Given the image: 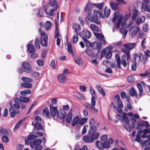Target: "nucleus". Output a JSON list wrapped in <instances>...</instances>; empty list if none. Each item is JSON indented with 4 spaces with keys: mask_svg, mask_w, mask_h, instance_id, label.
Here are the masks:
<instances>
[{
    "mask_svg": "<svg viewBox=\"0 0 150 150\" xmlns=\"http://www.w3.org/2000/svg\"><path fill=\"white\" fill-rule=\"evenodd\" d=\"M94 120L91 119L90 121V129L88 132V135H85L83 137V141L87 143H90L93 142L96 139L99 135V133L96 132L97 128L94 125Z\"/></svg>",
    "mask_w": 150,
    "mask_h": 150,
    "instance_id": "1",
    "label": "nucleus"
},
{
    "mask_svg": "<svg viewBox=\"0 0 150 150\" xmlns=\"http://www.w3.org/2000/svg\"><path fill=\"white\" fill-rule=\"evenodd\" d=\"M57 5L56 0H51L48 6L45 8V11L46 14L48 16L53 15L54 11H56L57 8Z\"/></svg>",
    "mask_w": 150,
    "mask_h": 150,
    "instance_id": "2",
    "label": "nucleus"
},
{
    "mask_svg": "<svg viewBox=\"0 0 150 150\" xmlns=\"http://www.w3.org/2000/svg\"><path fill=\"white\" fill-rule=\"evenodd\" d=\"M87 118H81L79 116H76L74 117L71 122V125L73 126H76V128L77 129H80L81 127L87 121Z\"/></svg>",
    "mask_w": 150,
    "mask_h": 150,
    "instance_id": "3",
    "label": "nucleus"
},
{
    "mask_svg": "<svg viewBox=\"0 0 150 150\" xmlns=\"http://www.w3.org/2000/svg\"><path fill=\"white\" fill-rule=\"evenodd\" d=\"M113 48V46L110 45L103 50L100 53L101 58H103L106 54L105 56V58L107 59H110L112 55V51Z\"/></svg>",
    "mask_w": 150,
    "mask_h": 150,
    "instance_id": "4",
    "label": "nucleus"
},
{
    "mask_svg": "<svg viewBox=\"0 0 150 150\" xmlns=\"http://www.w3.org/2000/svg\"><path fill=\"white\" fill-rule=\"evenodd\" d=\"M39 31L41 35V38L40 39V44L43 46L47 47L48 45L47 35L44 31H42L41 28L39 29Z\"/></svg>",
    "mask_w": 150,
    "mask_h": 150,
    "instance_id": "5",
    "label": "nucleus"
},
{
    "mask_svg": "<svg viewBox=\"0 0 150 150\" xmlns=\"http://www.w3.org/2000/svg\"><path fill=\"white\" fill-rule=\"evenodd\" d=\"M123 116L122 120L123 125L127 131L130 132L131 131L132 128L129 124V119L126 117L127 115L126 113H123Z\"/></svg>",
    "mask_w": 150,
    "mask_h": 150,
    "instance_id": "6",
    "label": "nucleus"
},
{
    "mask_svg": "<svg viewBox=\"0 0 150 150\" xmlns=\"http://www.w3.org/2000/svg\"><path fill=\"white\" fill-rule=\"evenodd\" d=\"M123 116L122 120L123 125L127 131L130 132L131 131L132 128L129 124V119L126 117L127 115L126 113H123Z\"/></svg>",
    "mask_w": 150,
    "mask_h": 150,
    "instance_id": "7",
    "label": "nucleus"
},
{
    "mask_svg": "<svg viewBox=\"0 0 150 150\" xmlns=\"http://www.w3.org/2000/svg\"><path fill=\"white\" fill-rule=\"evenodd\" d=\"M122 18V15L121 14H120L118 12H115V13L114 16L112 18V21L113 22H115L117 19L116 27L117 28H120V21Z\"/></svg>",
    "mask_w": 150,
    "mask_h": 150,
    "instance_id": "8",
    "label": "nucleus"
},
{
    "mask_svg": "<svg viewBox=\"0 0 150 150\" xmlns=\"http://www.w3.org/2000/svg\"><path fill=\"white\" fill-rule=\"evenodd\" d=\"M82 38L84 42L86 44L90 43L89 41L86 40L89 38L91 36V33L87 30H84L82 31Z\"/></svg>",
    "mask_w": 150,
    "mask_h": 150,
    "instance_id": "9",
    "label": "nucleus"
},
{
    "mask_svg": "<svg viewBox=\"0 0 150 150\" xmlns=\"http://www.w3.org/2000/svg\"><path fill=\"white\" fill-rule=\"evenodd\" d=\"M21 66L23 68L24 71L26 73H30L32 72L30 64L27 62H23L21 64Z\"/></svg>",
    "mask_w": 150,
    "mask_h": 150,
    "instance_id": "10",
    "label": "nucleus"
},
{
    "mask_svg": "<svg viewBox=\"0 0 150 150\" xmlns=\"http://www.w3.org/2000/svg\"><path fill=\"white\" fill-rule=\"evenodd\" d=\"M139 30V28L136 25L131 26L129 28V34L132 37H134L137 35Z\"/></svg>",
    "mask_w": 150,
    "mask_h": 150,
    "instance_id": "11",
    "label": "nucleus"
},
{
    "mask_svg": "<svg viewBox=\"0 0 150 150\" xmlns=\"http://www.w3.org/2000/svg\"><path fill=\"white\" fill-rule=\"evenodd\" d=\"M142 56V54L141 53L139 54H132V58L133 62L137 64V65H139L141 61V58Z\"/></svg>",
    "mask_w": 150,
    "mask_h": 150,
    "instance_id": "12",
    "label": "nucleus"
},
{
    "mask_svg": "<svg viewBox=\"0 0 150 150\" xmlns=\"http://www.w3.org/2000/svg\"><path fill=\"white\" fill-rule=\"evenodd\" d=\"M88 44H89L91 48L94 50H99L102 47L101 44L97 42H94L91 43L90 42V43Z\"/></svg>",
    "mask_w": 150,
    "mask_h": 150,
    "instance_id": "13",
    "label": "nucleus"
},
{
    "mask_svg": "<svg viewBox=\"0 0 150 150\" xmlns=\"http://www.w3.org/2000/svg\"><path fill=\"white\" fill-rule=\"evenodd\" d=\"M143 0L145 3L142 4V10L150 13V6L149 5L148 0Z\"/></svg>",
    "mask_w": 150,
    "mask_h": 150,
    "instance_id": "14",
    "label": "nucleus"
},
{
    "mask_svg": "<svg viewBox=\"0 0 150 150\" xmlns=\"http://www.w3.org/2000/svg\"><path fill=\"white\" fill-rule=\"evenodd\" d=\"M94 33L97 38L100 41L101 43L103 44H106V42L104 39V36L103 34L97 33Z\"/></svg>",
    "mask_w": 150,
    "mask_h": 150,
    "instance_id": "15",
    "label": "nucleus"
},
{
    "mask_svg": "<svg viewBox=\"0 0 150 150\" xmlns=\"http://www.w3.org/2000/svg\"><path fill=\"white\" fill-rule=\"evenodd\" d=\"M57 78L59 82L62 83H64L67 81V77L64 74H59L57 76Z\"/></svg>",
    "mask_w": 150,
    "mask_h": 150,
    "instance_id": "16",
    "label": "nucleus"
},
{
    "mask_svg": "<svg viewBox=\"0 0 150 150\" xmlns=\"http://www.w3.org/2000/svg\"><path fill=\"white\" fill-rule=\"evenodd\" d=\"M42 142V140L40 139H38L34 141L33 142H31L30 143V146L32 148H33L34 146H41V144Z\"/></svg>",
    "mask_w": 150,
    "mask_h": 150,
    "instance_id": "17",
    "label": "nucleus"
},
{
    "mask_svg": "<svg viewBox=\"0 0 150 150\" xmlns=\"http://www.w3.org/2000/svg\"><path fill=\"white\" fill-rule=\"evenodd\" d=\"M136 45L135 43H125L123 45V47L129 50H131L136 47Z\"/></svg>",
    "mask_w": 150,
    "mask_h": 150,
    "instance_id": "18",
    "label": "nucleus"
},
{
    "mask_svg": "<svg viewBox=\"0 0 150 150\" xmlns=\"http://www.w3.org/2000/svg\"><path fill=\"white\" fill-rule=\"evenodd\" d=\"M36 136L33 134H30L28 135L27 137V139L25 140V143L26 144L30 145V140H33L35 139Z\"/></svg>",
    "mask_w": 150,
    "mask_h": 150,
    "instance_id": "19",
    "label": "nucleus"
},
{
    "mask_svg": "<svg viewBox=\"0 0 150 150\" xmlns=\"http://www.w3.org/2000/svg\"><path fill=\"white\" fill-rule=\"evenodd\" d=\"M50 110L51 115L53 117H55L56 113L57 114L58 112L57 108L51 105H50Z\"/></svg>",
    "mask_w": 150,
    "mask_h": 150,
    "instance_id": "20",
    "label": "nucleus"
},
{
    "mask_svg": "<svg viewBox=\"0 0 150 150\" xmlns=\"http://www.w3.org/2000/svg\"><path fill=\"white\" fill-rule=\"evenodd\" d=\"M130 13L126 14H125L123 18H122L120 21V26H123L124 25L125 22L127 20L128 18L130 17Z\"/></svg>",
    "mask_w": 150,
    "mask_h": 150,
    "instance_id": "21",
    "label": "nucleus"
},
{
    "mask_svg": "<svg viewBox=\"0 0 150 150\" xmlns=\"http://www.w3.org/2000/svg\"><path fill=\"white\" fill-rule=\"evenodd\" d=\"M72 118V110H70L68 113L67 115L66 118V121L68 123H70L71 121Z\"/></svg>",
    "mask_w": 150,
    "mask_h": 150,
    "instance_id": "22",
    "label": "nucleus"
},
{
    "mask_svg": "<svg viewBox=\"0 0 150 150\" xmlns=\"http://www.w3.org/2000/svg\"><path fill=\"white\" fill-rule=\"evenodd\" d=\"M42 115L46 118H49L50 117V114L48 108H45L44 109L42 112Z\"/></svg>",
    "mask_w": 150,
    "mask_h": 150,
    "instance_id": "23",
    "label": "nucleus"
},
{
    "mask_svg": "<svg viewBox=\"0 0 150 150\" xmlns=\"http://www.w3.org/2000/svg\"><path fill=\"white\" fill-rule=\"evenodd\" d=\"M57 115L61 119H64L66 115V113L64 110H60L57 112Z\"/></svg>",
    "mask_w": 150,
    "mask_h": 150,
    "instance_id": "24",
    "label": "nucleus"
},
{
    "mask_svg": "<svg viewBox=\"0 0 150 150\" xmlns=\"http://www.w3.org/2000/svg\"><path fill=\"white\" fill-rule=\"evenodd\" d=\"M110 7L114 10H117L119 9L118 4L117 3L113 1H110L109 2Z\"/></svg>",
    "mask_w": 150,
    "mask_h": 150,
    "instance_id": "25",
    "label": "nucleus"
},
{
    "mask_svg": "<svg viewBox=\"0 0 150 150\" xmlns=\"http://www.w3.org/2000/svg\"><path fill=\"white\" fill-rule=\"evenodd\" d=\"M146 19V17L145 16H142L140 18H138L136 21V24L139 25L140 23H143L144 22Z\"/></svg>",
    "mask_w": 150,
    "mask_h": 150,
    "instance_id": "26",
    "label": "nucleus"
},
{
    "mask_svg": "<svg viewBox=\"0 0 150 150\" xmlns=\"http://www.w3.org/2000/svg\"><path fill=\"white\" fill-rule=\"evenodd\" d=\"M129 95L132 97H134L135 96L136 98H137L138 96L137 93L134 87L132 88L129 90Z\"/></svg>",
    "mask_w": 150,
    "mask_h": 150,
    "instance_id": "27",
    "label": "nucleus"
},
{
    "mask_svg": "<svg viewBox=\"0 0 150 150\" xmlns=\"http://www.w3.org/2000/svg\"><path fill=\"white\" fill-rule=\"evenodd\" d=\"M94 16L96 18H105V16L102 14L101 13L99 12L97 10H95L93 12Z\"/></svg>",
    "mask_w": 150,
    "mask_h": 150,
    "instance_id": "28",
    "label": "nucleus"
},
{
    "mask_svg": "<svg viewBox=\"0 0 150 150\" xmlns=\"http://www.w3.org/2000/svg\"><path fill=\"white\" fill-rule=\"evenodd\" d=\"M99 93L103 96L106 95V93L103 89L99 85H97L96 86Z\"/></svg>",
    "mask_w": 150,
    "mask_h": 150,
    "instance_id": "29",
    "label": "nucleus"
},
{
    "mask_svg": "<svg viewBox=\"0 0 150 150\" xmlns=\"http://www.w3.org/2000/svg\"><path fill=\"white\" fill-rule=\"evenodd\" d=\"M122 60L121 61V63L122 65L125 67L127 66V64L126 60H127V58L125 55H123L122 57Z\"/></svg>",
    "mask_w": 150,
    "mask_h": 150,
    "instance_id": "30",
    "label": "nucleus"
},
{
    "mask_svg": "<svg viewBox=\"0 0 150 150\" xmlns=\"http://www.w3.org/2000/svg\"><path fill=\"white\" fill-rule=\"evenodd\" d=\"M129 50L126 49V48H125L124 49H122V51L123 52L126 54V57L127 58V61L130 59V53L129 52Z\"/></svg>",
    "mask_w": 150,
    "mask_h": 150,
    "instance_id": "31",
    "label": "nucleus"
},
{
    "mask_svg": "<svg viewBox=\"0 0 150 150\" xmlns=\"http://www.w3.org/2000/svg\"><path fill=\"white\" fill-rule=\"evenodd\" d=\"M19 100L23 103H28L30 101V99L28 97L21 96L19 98Z\"/></svg>",
    "mask_w": 150,
    "mask_h": 150,
    "instance_id": "32",
    "label": "nucleus"
},
{
    "mask_svg": "<svg viewBox=\"0 0 150 150\" xmlns=\"http://www.w3.org/2000/svg\"><path fill=\"white\" fill-rule=\"evenodd\" d=\"M86 53L89 56L92 57L94 54L93 52L90 48H88L85 50Z\"/></svg>",
    "mask_w": 150,
    "mask_h": 150,
    "instance_id": "33",
    "label": "nucleus"
},
{
    "mask_svg": "<svg viewBox=\"0 0 150 150\" xmlns=\"http://www.w3.org/2000/svg\"><path fill=\"white\" fill-rule=\"evenodd\" d=\"M138 14V12L137 10L135 9H134L132 16V19L133 21H136Z\"/></svg>",
    "mask_w": 150,
    "mask_h": 150,
    "instance_id": "34",
    "label": "nucleus"
},
{
    "mask_svg": "<svg viewBox=\"0 0 150 150\" xmlns=\"http://www.w3.org/2000/svg\"><path fill=\"white\" fill-rule=\"evenodd\" d=\"M122 27L120 29V32L125 37L127 33V31L125 29L124 27V25L123 26H120V27Z\"/></svg>",
    "mask_w": 150,
    "mask_h": 150,
    "instance_id": "35",
    "label": "nucleus"
},
{
    "mask_svg": "<svg viewBox=\"0 0 150 150\" xmlns=\"http://www.w3.org/2000/svg\"><path fill=\"white\" fill-rule=\"evenodd\" d=\"M27 48L29 52L32 53L35 51V49L32 44H29L27 45Z\"/></svg>",
    "mask_w": 150,
    "mask_h": 150,
    "instance_id": "36",
    "label": "nucleus"
},
{
    "mask_svg": "<svg viewBox=\"0 0 150 150\" xmlns=\"http://www.w3.org/2000/svg\"><path fill=\"white\" fill-rule=\"evenodd\" d=\"M110 8H108L107 7H105L104 9V15L105 16H106V17H108L110 14Z\"/></svg>",
    "mask_w": 150,
    "mask_h": 150,
    "instance_id": "37",
    "label": "nucleus"
},
{
    "mask_svg": "<svg viewBox=\"0 0 150 150\" xmlns=\"http://www.w3.org/2000/svg\"><path fill=\"white\" fill-rule=\"evenodd\" d=\"M34 127L36 128V130L37 131H38L39 130H42L43 129L42 125L38 122H36L35 124Z\"/></svg>",
    "mask_w": 150,
    "mask_h": 150,
    "instance_id": "38",
    "label": "nucleus"
},
{
    "mask_svg": "<svg viewBox=\"0 0 150 150\" xmlns=\"http://www.w3.org/2000/svg\"><path fill=\"white\" fill-rule=\"evenodd\" d=\"M21 87L25 88H30L32 87V85L30 83H21Z\"/></svg>",
    "mask_w": 150,
    "mask_h": 150,
    "instance_id": "39",
    "label": "nucleus"
},
{
    "mask_svg": "<svg viewBox=\"0 0 150 150\" xmlns=\"http://www.w3.org/2000/svg\"><path fill=\"white\" fill-rule=\"evenodd\" d=\"M89 27L93 31H95L97 32L99 31V28L97 26L94 24H91Z\"/></svg>",
    "mask_w": 150,
    "mask_h": 150,
    "instance_id": "40",
    "label": "nucleus"
},
{
    "mask_svg": "<svg viewBox=\"0 0 150 150\" xmlns=\"http://www.w3.org/2000/svg\"><path fill=\"white\" fill-rule=\"evenodd\" d=\"M75 62L79 66H81L83 64V62L81 58L79 57H76L75 59Z\"/></svg>",
    "mask_w": 150,
    "mask_h": 150,
    "instance_id": "41",
    "label": "nucleus"
},
{
    "mask_svg": "<svg viewBox=\"0 0 150 150\" xmlns=\"http://www.w3.org/2000/svg\"><path fill=\"white\" fill-rule=\"evenodd\" d=\"M94 6V4L88 2L86 5L85 10L87 11H89L90 9L91 8Z\"/></svg>",
    "mask_w": 150,
    "mask_h": 150,
    "instance_id": "42",
    "label": "nucleus"
},
{
    "mask_svg": "<svg viewBox=\"0 0 150 150\" xmlns=\"http://www.w3.org/2000/svg\"><path fill=\"white\" fill-rule=\"evenodd\" d=\"M31 93V91L28 89H27L25 91H22L20 92V94L23 96H25L26 95L30 94Z\"/></svg>",
    "mask_w": 150,
    "mask_h": 150,
    "instance_id": "43",
    "label": "nucleus"
},
{
    "mask_svg": "<svg viewBox=\"0 0 150 150\" xmlns=\"http://www.w3.org/2000/svg\"><path fill=\"white\" fill-rule=\"evenodd\" d=\"M10 115L11 117H13L15 114V112L12 107H10L9 109Z\"/></svg>",
    "mask_w": 150,
    "mask_h": 150,
    "instance_id": "44",
    "label": "nucleus"
},
{
    "mask_svg": "<svg viewBox=\"0 0 150 150\" xmlns=\"http://www.w3.org/2000/svg\"><path fill=\"white\" fill-rule=\"evenodd\" d=\"M22 121L23 120H21L17 123L13 129V131L14 132L16 131L18 129L19 126L22 123Z\"/></svg>",
    "mask_w": 150,
    "mask_h": 150,
    "instance_id": "45",
    "label": "nucleus"
},
{
    "mask_svg": "<svg viewBox=\"0 0 150 150\" xmlns=\"http://www.w3.org/2000/svg\"><path fill=\"white\" fill-rule=\"evenodd\" d=\"M21 79L23 81L27 82H32L33 81L32 79L25 77H22Z\"/></svg>",
    "mask_w": 150,
    "mask_h": 150,
    "instance_id": "46",
    "label": "nucleus"
},
{
    "mask_svg": "<svg viewBox=\"0 0 150 150\" xmlns=\"http://www.w3.org/2000/svg\"><path fill=\"white\" fill-rule=\"evenodd\" d=\"M78 38L77 36V34L76 33L74 35L71 41L74 44L77 43L78 40Z\"/></svg>",
    "mask_w": 150,
    "mask_h": 150,
    "instance_id": "47",
    "label": "nucleus"
},
{
    "mask_svg": "<svg viewBox=\"0 0 150 150\" xmlns=\"http://www.w3.org/2000/svg\"><path fill=\"white\" fill-rule=\"evenodd\" d=\"M137 86L139 91V95L141 97L142 95L141 93H143V91L142 86L140 83H137Z\"/></svg>",
    "mask_w": 150,
    "mask_h": 150,
    "instance_id": "48",
    "label": "nucleus"
},
{
    "mask_svg": "<svg viewBox=\"0 0 150 150\" xmlns=\"http://www.w3.org/2000/svg\"><path fill=\"white\" fill-rule=\"evenodd\" d=\"M96 146L100 149H104L103 143L101 142L98 141H96Z\"/></svg>",
    "mask_w": 150,
    "mask_h": 150,
    "instance_id": "49",
    "label": "nucleus"
},
{
    "mask_svg": "<svg viewBox=\"0 0 150 150\" xmlns=\"http://www.w3.org/2000/svg\"><path fill=\"white\" fill-rule=\"evenodd\" d=\"M51 27V23L50 21H47L45 23V30H47L50 29Z\"/></svg>",
    "mask_w": 150,
    "mask_h": 150,
    "instance_id": "50",
    "label": "nucleus"
},
{
    "mask_svg": "<svg viewBox=\"0 0 150 150\" xmlns=\"http://www.w3.org/2000/svg\"><path fill=\"white\" fill-rule=\"evenodd\" d=\"M103 5L104 3L103 2L100 3L94 4V6H96L100 10L103 9Z\"/></svg>",
    "mask_w": 150,
    "mask_h": 150,
    "instance_id": "51",
    "label": "nucleus"
},
{
    "mask_svg": "<svg viewBox=\"0 0 150 150\" xmlns=\"http://www.w3.org/2000/svg\"><path fill=\"white\" fill-rule=\"evenodd\" d=\"M103 64L104 66H106V67H108L112 64V63L108 60H106L104 61L103 62Z\"/></svg>",
    "mask_w": 150,
    "mask_h": 150,
    "instance_id": "52",
    "label": "nucleus"
},
{
    "mask_svg": "<svg viewBox=\"0 0 150 150\" xmlns=\"http://www.w3.org/2000/svg\"><path fill=\"white\" fill-rule=\"evenodd\" d=\"M35 45L37 49H39L40 47V46L39 42V39L37 38H35Z\"/></svg>",
    "mask_w": 150,
    "mask_h": 150,
    "instance_id": "53",
    "label": "nucleus"
},
{
    "mask_svg": "<svg viewBox=\"0 0 150 150\" xmlns=\"http://www.w3.org/2000/svg\"><path fill=\"white\" fill-rule=\"evenodd\" d=\"M55 38H58L59 37V33L58 31V26L57 25H55Z\"/></svg>",
    "mask_w": 150,
    "mask_h": 150,
    "instance_id": "54",
    "label": "nucleus"
},
{
    "mask_svg": "<svg viewBox=\"0 0 150 150\" xmlns=\"http://www.w3.org/2000/svg\"><path fill=\"white\" fill-rule=\"evenodd\" d=\"M73 28L76 31L80 29V26L77 24H74L73 26Z\"/></svg>",
    "mask_w": 150,
    "mask_h": 150,
    "instance_id": "55",
    "label": "nucleus"
},
{
    "mask_svg": "<svg viewBox=\"0 0 150 150\" xmlns=\"http://www.w3.org/2000/svg\"><path fill=\"white\" fill-rule=\"evenodd\" d=\"M150 74V71H146V72L140 74L139 75L142 77H145Z\"/></svg>",
    "mask_w": 150,
    "mask_h": 150,
    "instance_id": "56",
    "label": "nucleus"
},
{
    "mask_svg": "<svg viewBox=\"0 0 150 150\" xmlns=\"http://www.w3.org/2000/svg\"><path fill=\"white\" fill-rule=\"evenodd\" d=\"M2 134L6 135H8L11 133V131L9 129H2Z\"/></svg>",
    "mask_w": 150,
    "mask_h": 150,
    "instance_id": "57",
    "label": "nucleus"
},
{
    "mask_svg": "<svg viewBox=\"0 0 150 150\" xmlns=\"http://www.w3.org/2000/svg\"><path fill=\"white\" fill-rule=\"evenodd\" d=\"M134 76L130 75L127 78V81L130 83L133 82L134 80Z\"/></svg>",
    "mask_w": 150,
    "mask_h": 150,
    "instance_id": "58",
    "label": "nucleus"
},
{
    "mask_svg": "<svg viewBox=\"0 0 150 150\" xmlns=\"http://www.w3.org/2000/svg\"><path fill=\"white\" fill-rule=\"evenodd\" d=\"M148 25L145 23L142 26V28L143 30L145 32H147L148 30Z\"/></svg>",
    "mask_w": 150,
    "mask_h": 150,
    "instance_id": "59",
    "label": "nucleus"
},
{
    "mask_svg": "<svg viewBox=\"0 0 150 150\" xmlns=\"http://www.w3.org/2000/svg\"><path fill=\"white\" fill-rule=\"evenodd\" d=\"M88 127V126L87 125H86L83 127L81 132L82 134H84L86 133Z\"/></svg>",
    "mask_w": 150,
    "mask_h": 150,
    "instance_id": "60",
    "label": "nucleus"
},
{
    "mask_svg": "<svg viewBox=\"0 0 150 150\" xmlns=\"http://www.w3.org/2000/svg\"><path fill=\"white\" fill-rule=\"evenodd\" d=\"M2 140L3 142L7 143L9 141V138L7 136L4 135L2 137Z\"/></svg>",
    "mask_w": 150,
    "mask_h": 150,
    "instance_id": "61",
    "label": "nucleus"
},
{
    "mask_svg": "<svg viewBox=\"0 0 150 150\" xmlns=\"http://www.w3.org/2000/svg\"><path fill=\"white\" fill-rule=\"evenodd\" d=\"M103 145L104 148H108L110 146V145L108 142H105L103 143Z\"/></svg>",
    "mask_w": 150,
    "mask_h": 150,
    "instance_id": "62",
    "label": "nucleus"
},
{
    "mask_svg": "<svg viewBox=\"0 0 150 150\" xmlns=\"http://www.w3.org/2000/svg\"><path fill=\"white\" fill-rule=\"evenodd\" d=\"M80 90L82 92H85L86 91V88L84 86H79Z\"/></svg>",
    "mask_w": 150,
    "mask_h": 150,
    "instance_id": "63",
    "label": "nucleus"
},
{
    "mask_svg": "<svg viewBox=\"0 0 150 150\" xmlns=\"http://www.w3.org/2000/svg\"><path fill=\"white\" fill-rule=\"evenodd\" d=\"M24 148V146L23 145L18 144H17L16 146V150H22Z\"/></svg>",
    "mask_w": 150,
    "mask_h": 150,
    "instance_id": "64",
    "label": "nucleus"
}]
</instances>
